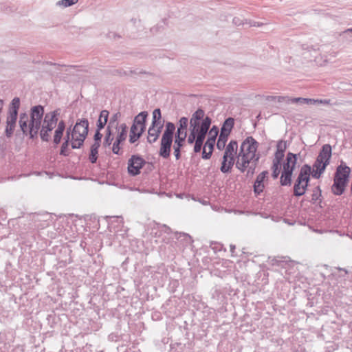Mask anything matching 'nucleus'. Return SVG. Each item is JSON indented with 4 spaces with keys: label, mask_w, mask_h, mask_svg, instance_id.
Here are the masks:
<instances>
[{
    "label": "nucleus",
    "mask_w": 352,
    "mask_h": 352,
    "mask_svg": "<svg viewBox=\"0 0 352 352\" xmlns=\"http://www.w3.org/2000/svg\"><path fill=\"white\" fill-rule=\"evenodd\" d=\"M44 107L38 104L30 109V116L27 113L19 114V127L25 135H29L30 139L37 138L39 134L43 142H49L50 133L55 128L58 122V113L54 110L44 116Z\"/></svg>",
    "instance_id": "obj_1"
},
{
    "label": "nucleus",
    "mask_w": 352,
    "mask_h": 352,
    "mask_svg": "<svg viewBox=\"0 0 352 352\" xmlns=\"http://www.w3.org/2000/svg\"><path fill=\"white\" fill-rule=\"evenodd\" d=\"M311 175V166L307 164L302 165L294 185L293 194L295 197H300L305 193L307 187L309 186Z\"/></svg>",
    "instance_id": "obj_2"
},
{
    "label": "nucleus",
    "mask_w": 352,
    "mask_h": 352,
    "mask_svg": "<svg viewBox=\"0 0 352 352\" xmlns=\"http://www.w3.org/2000/svg\"><path fill=\"white\" fill-rule=\"evenodd\" d=\"M74 133H76V139L75 142H72V148L73 149L80 148L88 135L89 122L86 118H82L77 120L76 124L73 127Z\"/></svg>",
    "instance_id": "obj_3"
},
{
    "label": "nucleus",
    "mask_w": 352,
    "mask_h": 352,
    "mask_svg": "<svg viewBox=\"0 0 352 352\" xmlns=\"http://www.w3.org/2000/svg\"><path fill=\"white\" fill-rule=\"evenodd\" d=\"M258 146V142L253 137L248 136L242 142L239 155H244L245 157H248V159L254 155L252 161L258 162L260 155L256 154Z\"/></svg>",
    "instance_id": "obj_4"
},
{
    "label": "nucleus",
    "mask_w": 352,
    "mask_h": 352,
    "mask_svg": "<svg viewBox=\"0 0 352 352\" xmlns=\"http://www.w3.org/2000/svg\"><path fill=\"white\" fill-rule=\"evenodd\" d=\"M234 120L230 117L225 120L221 129V133L217 143V147L219 150H223L228 140V136L234 126Z\"/></svg>",
    "instance_id": "obj_5"
},
{
    "label": "nucleus",
    "mask_w": 352,
    "mask_h": 352,
    "mask_svg": "<svg viewBox=\"0 0 352 352\" xmlns=\"http://www.w3.org/2000/svg\"><path fill=\"white\" fill-rule=\"evenodd\" d=\"M146 163V160L138 155H133L128 160V173L131 176L140 173V170Z\"/></svg>",
    "instance_id": "obj_6"
},
{
    "label": "nucleus",
    "mask_w": 352,
    "mask_h": 352,
    "mask_svg": "<svg viewBox=\"0 0 352 352\" xmlns=\"http://www.w3.org/2000/svg\"><path fill=\"white\" fill-rule=\"evenodd\" d=\"M188 124V118L182 117L178 123L177 128L175 134L174 142L185 144L187 138V128Z\"/></svg>",
    "instance_id": "obj_7"
},
{
    "label": "nucleus",
    "mask_w": 352,
    "mask_h": 352,
    "mask_svg": "<svg viewBox=\"0 0 352 352\" xmlns=\"http://www.w3.org/2000/svg\"><path fill=\"white\" fill-rule=\"evenodd\" d=\"M173 142V136L163 135L160 142V148L159 154L164 159L170 157V148Z\"/></svg>",
    "instance_id": "obj_8"
},
{
    "label": "nucleus",
    "mask_w": 352,
    "mask_h": 352,
    "mask_svg": "<svg viewBox=\"0 0 352 352\" xmlns=\"http://www.w3.org/2000/svg\"><path fill=\"white\" fill-rule=\"evenodd\" d=\"M211 123V118L208 116H206L205 119L201 122V126L199 127L198 130L195 131V138H197V141L204 143Z\"/></svg>",
    "instance_id": "obj_9"
},
{
    "label": "nucleus",
    "mask_w": 352,
    "mask_h": 352,
    "mask_svg": "<svg viewBox=\"0 0 352 352\" xmlns=\"http://www.w3.org/2000/svg\"><path fill=\"white\" fill-rule=\"evenodd\" d=\"M205 116V112L204 111L199 108L195 112H194L190 119L189 124H190V129L193 131H197L199 129V127L201 126V122Z\"/></svg>",
    "instance_id": "obj_10"
},
{
    "label": "nucleus",
    "mask_w": 352,
    "mask_h": 352,
    "mask_svg": "<svg viewBox=\"0 0 352 352\" xmlns=\"http://www.w3.org/2000/svg\"><path fill=\"white\" fill-rule=\"evenodd\" d=\"M268 174L269 173L267 170H263L257 175L253 186L254 192L256 195H258L263 192V190L265 188L264 182L265 179H267Z\"/></svg>",
    "instance_id": "obj_11"
},
{
    "label": "nucleus",
    "mask_w": 352,
    "mask_h": 352,
    "mask_svg": "<svg viewBox=\"0 0 352 352\" xmlns=\"http://www.w3.org/2000/svg\"><path fill=\"white\" fill-rule=\"evenodd\" d=\"M332 155V148L331 146L329 144H324L321 150L319 152L317 160H319L326 165H329L330 164L331 157Z\"/></svg>",
    "instance_id": "obj_12"
},
{
    "label": "nucleus",
    "mask_w": 352,
    "mask_h": 352,
    "mask_svg": "<svg viewBox=\"0 0 352 352\" xmlns=\"http://www.w3.org/2000/svg\"><path fill=\"white\" fill-rule=\"evenodd\" d=\"M348 183L344 182V179H342L337 175L333 178V184L331 186V190L333 195H341L344 193L346 186Z\"/></svg>",
    "instance_id": "obj_13"
},
{
    "label": "nucleus",
    "mask_w": 352,
    "mask_h": 352,
    "mask_svg": "<svg viewBox=\"0 0 352 352\" xmlns=\"http://www.w3.org/2000/svg\"><path fill=\"white\" fill-rule=\"evenodd\" d=\"M297 154H294L289 152L287 154L285 161L283 162V171L293 173L295 170V166L297 163Z\"/></svg>",
    "instance_id": "obj_14"
},
{
    "label": "nucleus",
    "mask_w": 352,
    "mask_h": 352,
    "mask_svg": "<svg viewBox=\"0 0 352 352\" xmlns=\"http://www.w3.org/2000/svg\"><path fill=\"white\" fill-rule=\"evenodd\" d=\"M17 116L15 115L8 114L6 119V135L7 138H10L15 129Z\"/></svg>",
    "instance_id": "obj_15"
},
{
    "label": "nucleus",
    "mask_w": 352,
    "mask_h": 352,
    "mask_svg": "<svg viewBox=\"0 0 352 352\" xmlns=\"http://www.w3.org/2000/svg\"><path fill=\"white\" fill-rule=\"evenodd\" d=\"M351 168L342 162L341 164L337 167L334 177L338 175V177L344 179V182L348 183Z\"/></svg>",
    "instance_id": "obj_16"
},
{
    "label": "nucleus",
    "mask_w": 352,
    "mask_h": 352,
    "mask_svg": "<svg viewBox=\"0 0 352 352\" xmlns=\"http://www.w3.org/2000/svg\"><path fill=\"white\" fill-rule=\"evenodd\" d=\"M327 165L319 160L316 159L311 170V176L315 179H319L324 172Z\"/></svg>",
    "instance_id": "obj_17"
},
{
    "label": "nucleus",
    "mask_w": 352,
    "mask_h": 352,
    "mask_svg": "<svg viewBox=\"0 0 352 352\" xmlns=\"http://www.w3.org/2000/svg\"><path fill=\"white\" fill-rule=\"evenodd\" d=\"M208 133V137L205 142V147L208 146L209 148L214 149L215 141L219 133V128L217 126H213Z\"/></svg>",
    "instance_id": "obj_18"
},
{
    "label": "nucleus",
    "mask_w": 352,
    "mask_h": 352,
    "mask_svg": "<svg viewBox=\"0 0 352 352\" xmlns=\"http://www.w3.org/2000/svg\"><path fill=\"white\" fill-rule=\"evenodd\" d=\"M162 129L161 128H159L157 126H150L148 130L147 142L149 144H153L155 142L158 140L162 133Z\"/></svg>",
    "instance_id": "obj_19"
},
{
    "label": "nucleus",
    "mask_w": 352,
    "mask_h": 352,
    "mask_svg": "<svg viewBox=\"0 0 352 352\" xmlns=\"http://www.w3.org/2000/svg\"><path fill=\"white\" fill-rule=\"evenodd\" d=\"M286 148H287L286 142H285L283 140L278 141L276 144V151L275 152L274 158L273 160L281 162L284 157L285 151Z\"/></svg>",
    "instance_id": "obj_20"
},
{
    "label": "nucleus",
    "mask_w": 352,
    "mask_h": 352,
    "mask_svg": "<svg viewBox=\"0 0 352 352\" xmlns=\"http://www.w3.org/2000/svg\"><path fill=\"white\" fill-rule=\"evenodd\" d=\"M253 157L254 155L251 158L248 159V157H245L244 155H238V161L236 163V167L241 173H244L247 168L249 166V164H250L251 162L252 161Z\"/></svg>",
    "instance_id": "obj_21"
},
{
    "label": "nucleus",
    "mask_w": 352,
    "mask_h": 352,
    "mask_svg": "<svg viewBox=\"0 0 352 352\" xmlns=\"http://www.w3.org/2000/svg\"><path fill=\"white\" fill-rule=\"evenodd\" d=\"M300 103V104H329V100H315L305 98H293L291 99V103Z\"/></svg>",
    "instance_id": "obj_22"
},
{
    "label": "nucleus",
    "mask_w": 352,
    "mask_h": 352,
    "mask_svg": "<svg viewBox=\"0 0 352 352\" xmlns=\"http://www.w3.org/2000/svg\"><path fill=\"white\" fill-rule=\"evenodd\" d=\"M238 148V144L236 140H231L226 147V151L223 153V156L230 159H234V154L236 153Z\"/></svg>",
    "instance_id": "obj_23"
},
{
    "label": "nucleus",
    "mask_w": 352,
    "mask_h": 352,
    "mask_svg": "<svg viewBox=\"0 0 352 352\" xmlns=\"http://www.w3.org/2000/svg\"><path fill=\"white\" fill-rule=\"evenodd\" d=\"M148 112L142 111L134 118L133 123L140 126V130H142V129L143 132H144L146 129V122Z\"/></svg>",
    "instance_id": "obj_24"
},
{
    "label": "nucleus",
    "mask_w": 352,
    "mask_h": 352,
    "mask_svg": "<svg viewBox=\"0 0 352 352\" xmlns=\"http://www.w3.org/2000/svg\"><path fill=\"white\" fill-rule=\"evenodd\" d=\"M164 122V120H162V114L160 109H155L153 111V120L151 126H157L159 128L163 129Z\"/></svg>",
    "instance_id": "obj_25"
},
{
    "label": "nucleus",
    "mask_w": 352,
    "mask_h": 352,
    "mask_svg": "<svg viewBox=\"0 0 352 352\" xmlns=\"http://www.w3.org/2000/svg\"><path fill=\"white\" fill-rule=\"evenodd\" d=\"M234 164V159H229L223 156V161L220 168L221 171L223 173H228L231 172L232 168Z\"/></svg>",
    "instance_id": "obj_26"
},
{
    "label": "nucleus",
    "mask_w": 352,
    "mask_h": 352,
    "mask_svg": "<svg viewBox=\"0 0 352 352\" xmlns=\"http://www.w3.org/2000/svg\"><path fill=\"white\" fill-rule=\"evenodd\" d=\"M109 115V112L107 110L101 111L96 123V126L98 128V130H102L104 128L108 121Z\"/></svg>",
    "instance_id": "obj_27"
},
{
    "label": "nucleus",
    "mask_w": 352,
    "mask_h": 352,
    "mask_svg": "<svg viewBox=\"0 0 352 352\" xmlns=\"http://www.w3.org/2000/svg\"><path fill=\"white\" fill-rule=\"evenodd\" d=\"M293 173L282 171L280 184L283 186H291Z\"/></svg>",
    "instance_id": "obj_28"
},
{
    "label": "nucleus",
    "mask_w": 352,
    "mask_h": 352,
    "mask_svg": "<svg viewBox=\"0 0 352 352\" xmlns=\"http://www.w3.org/2000/svg\"><path fill=\"white\" fill-rule=\"evenodd\" d=\"M19 107L20 99L18 97H15L10 102L8 113L18 116Z\"/></svg>",
    "instance_id": "obj_29"
},
{
    "label": "nucleus",
    "mask_w": 352,
    "mask_h": 352,
    "mask_svg": "<svg viewBox=\"0 0 352 352\" xmlns=\"http://www.w3.org/2000/svg\"><path fill=\"white\" fill-rule=\"evenodd\" d=\"M119 129L120 131L118 132L116 140L120 142H124L127 137V126L125 123H122L120 125Z\"/></svg>",
    "instance_id": "obj_30"
},
{
    "label": "nucleus",
    "mask_w": 352,
    "mask_h": 352,
    "mask_svg": "<svg viewBox=\"0 0 352 352\" xmlns=\"http://www.w3.org/2000/svg\"><path fill=\"white\" fill-rule=\"evenodd\" d=\"M311 201L314 204H316L318 201L319 203H321V201H322V190L319 186L315 187L313 189Z\"/></svg>",
    "instance_id": "obj_31"
},
{
    "label": "nucleus",
    "mask_w": 352,
    "mask_h": 352,
    "mask_svg": "<svg viewBox=\"0 0 352 352\" xmlns=\"http://www.w3.org/2000/svg\"><path fill=\"white\" fill-rule=\"evenodd\" d=\"M113 140V133L111 131V128L109 125L107 126L106 129V133L103 141V146L109 147L112 144V141Z\"/></svg>",
    "instance_id": "obj_32"
},
{
    "label": "nucleus",
    "mask_w": 352,
    "mask_h": 352,
    "mask_svg": "<svg viewBox=\"0 0 352 352\" xmlns=\"http://www.w3.org/2000/svg\"><path fill=\"white\" fill-rule=\"evenodd\" d=\"M165 127L166 128L163 133V135L173 136L176 130L175 124L170 122H167L166 123Z\"/></svg>",
    "instance_id": "obj_33"
},
{
    "label": "nucleus",
    "mask_w": 352,
    "mask_h": 352,
    "mask_svg": "<svg viewBox=\"0 0 352 352\" xmlns=\"http://www.w3.org/2000/svg\"><path fill=\"white\" fill-rule=\"evenodd\" d=\"M280 165H281L280 162H277V161L273 160L272 166V176L274 179L278 178V175L280 174Z\"/></svg>",
    "instance_id": "obj_34"
},
{
    "label": "nucleus",
    "mask_w": 352,
    "mask_h": 352,
    "mask_svg": "<svg viewBox=\"0 0 352 352\" xmlns=\"http://www.w3.org/2000/svg\"><path fill=\"white\" fill-rule=\"evenodd\" d=\"M76 137H77V135H76V133H74V129L73 128L72 129V126H71L67 129L66 135H65V137L64 138V140L65 141L67 140L68 142H71V143H72L73 142H75Z\"/></svg>",
    "instance_id": "obj_35"
},
{
    "label": "nucleus",
    "mask_w": 352,
    "mask_h": 352,
    "mask_svg": "<svg viewBox=\"0 0 352 352\" xmlns=\"http://www.w3.org/2000/svg\"><path fill=\"white\" fill-rule=\"evenodd\" d=\"M185 144H181L178 142H173V150H174V155L176 160H179L181 158V152L182 148L184 146Z\"/></svg>",
    "instance_id": "obj_36"
},
{
    "label": "nucleus",
    "mask_w": 352,
    "mask_h": 352,
    "mask_svg": "<svg viewBox=\"0 0 352 352\" xmlns=\"http://www.w3.org/2000/svg\"><path fill=\"white\" fill-rule=\"evenodd\" d=\"M257 164H258V162H256V161L251 162L250 164H249V166L247 168V173H246L247 177H251L253 176V175L255 173V169H256Z\"/></svg>",
    "instance_id": "obj_37"
},
{
    "label": "nucleus",
    "mask_w": 352,
    "mask_h": 352,
    "mask_svg": "<svg viewBox=\"0 0 352 352\" xmlns=\"http://www.w3.org/2000/svg\"><path fill=\"white\" fill-rule=\"evenodd\" d=\"M64 131L59 129H56L54 131L53 142L55 145L58 144L60 142Z\"/></svg>",
    "instance_id": "obj_38"
},
{
    "label": "nucleus",
    "mask_w": 352,
    "mask_h": 352,
    "mask_svg": "<svg viewBox=\"0 0 352 352\" xmlns=\"http://www.w3.org/2000/svg\"><path fill=\"white\" fill-rule=\"evenodd\" d=\"M285 262L281 257H269L267 263L272 266H280L281 263Z\"/></svg>",
    "instance_id": "obj_39"
},
{
    "label": "nucleus",
    "mask_w": 352,
    "mask_h": 352,
    "mask_svg": "<svg viewBox=\"0 0 352 352\" xmlns=\"http://www.w3.org/2000/svg\"><path fill=\"white\" fill-rule=\"evenodd\" d=\"M69 142H68L67 140V141L64 140L63 143L61 145L60 150V155L66 157L69 155V149H68Z\"/></svg>",
    "instance_id": "obj_40"
},
{
    "label": "nucleus",
    "mask_w": 352,
    "mask_h": 352,
    "mask_svg": "<svg viewBox=\"0 0 352 352\" xmlns=\"http://www.w3.org/2000/svg\"><path fill=\"white\" fill-rule=\"evenodd\" d=\"M143 131L139 130L138 133H129V142L131 144L135 143L142 135Z\"/></svg>",
    "instance_id": "obj_41"
},
{
    "label": "nucleus",
    "mask_w": 352,
    "mask_h": 352,
    "mask_svg": "<svg viewBox=\"0 0 352 352\" xmlns=\"http://www.w3.org/2000/svg\"><path fill=\"white\" fill-rule=\"evenodd\" d=\"M98 151L90 149V154L89 156V160L91 163L94 164L96 162L97 159H98Z\"/></svg>",
    "instance_id": "obj_42"
},
{
    "label": "nucleus",
    "mask_w": 352,
    "mask_h": 352,
    "mask_svg": "<svg viewBox=\"0 0 352 352\" xmlns=\"http://www.w3.org/2000/svg\"><path fill=\"white\" fill-rule=\"evenodd\" d=\"M78 1V0H62L58 1V4L66 8L76 4Z\"/></svg>",
    "instance_id": "obj_43"
},
{
    "label": "nucleus",
    "mask_w": 352,
    "mask_h": 352,
    "mask_svg": "<svg viewBox=\"0 0 352 352\" xmlns=\"http://www.w3.org/2000/svg\"><path fill=\"white\" fill-rule=\"evenodd\" d=\"M187 138V142L189 144H192L196 141L195 131L190 129V133Z\"/></svg>",
    "instance_id": "obj_44"
},
{
    "label": "nucleus",
    "mask_w": 352,
    "mask_h": 352,
    "mask_svg": "<svg viewBox=\"0 0 352 352\" xmlns=\"http://www.w3.org/2000/svg\"><path fill=\"white\" fill-rule=\"evenodd\" d=\"M210 247L214 250V252H217L221 250L223 245L217 242H211Z\"/></svg>",
    "instance_id": "obj_45"
},
{
    "label": "nucleus",
    "mask_w": 352,
    "mask_h": 352,
    "mask_svg": "<svg viewBox=\"0 0 352 352\" xmlns=\"http://www.w3.org/2000/svg\"><path fill=\"white\" fill-rule=\"evenodd\" d=\"M209 150H210L209 152L207 153L206 151L205 145L204 146L203 152H202V158L204 160H208L211 157L214 149L209 148Z\"/></svg>",
    "instance_id": "obj_46"
},
{
    "label": "nucleus",
    "mask_w": 352,
    "mask_h": 352,
    "mask_svg": "<svg viewBox=\"0 0 352 352\" xmlns=\"http://www.w3.org/2000/svg\"><path fill=\"white\" fill-rule=\"evenodd\" d=\"M120 144H121V142H118L116 140L113 144L112 151L114 154L120 155Z\"/></svg>",
    "instance_id": "obj_47"
},
{
    "label": "nucleus",
    "mask_w": 352,
    "mask_h": 352,
    "mask_svg": "<svg viewBox=\"0 0 352 352\" xmlns=\"http://www.w3.org/2000/svg\"><path fill=\"white\" fill-rule=\"evenodd\" d=\"M121 116V114L120 112H117L114 113L111 118H110V121L108 125H109L111 127L113 124L114 122H117L118 118Z\"/></svg>",
    "instance_id": "obj_48"
},
{
    "label": "nucleus",
    "mask_w": 352,
    "mask_h": 352,
    "mask_svg": "<svg viewBox=\"0 0 352 352\" xmlns=\"http://www.w3.org/2000/svg\"><path fill=\"white\" fill-rule=\"evenodd\" d=\"M194 144H194V152L195 153L200 152L204 143L196 140Z\"/></svg>",
    "instance_id": "obj_49"
},
{
    "label": "nucleus",
    "mask_w": 352,
    "mask_h": 352,
    "mask_svg": "<svg viewBox=\"0 0 352 352\" xmlns=\"http://www.w3.org/2000/svg\"><path fill=\"white\" fill-rule=\"evenodd\" d=\"M101 130H98V128H97L96 133L94 136V140L95 142H101V139L102 138V135L100 133Z\"/></svg>",
    "instance_id": "obj_50"
},
{
    "label": "nucleus",
    "mask_w": 352,
    "mask_h": 352,
    "mask_svg": "<svg viewBox=\"0 0 352 352\" xmlns=\"http://www.w3.org/2000/svg\"><path fill=\"white\" fill-rule=\"evenodd\" d=\"M291 99H292L291 98H289L287 96H277L276 97V100L278 102H286L287 103H289V102H291Z\"/></svg>",
    "instance_id": "obj_51"
},
{
    "label": "nucleus",
    "mask_w": 352,
    "mask_h": 352,
    "mask_svg": "<svg viewBox=\"0 0 352 352\" xmlns=\"http://www.w3.org/2000/svg\"><path fill=\"white\" fill-rule=\"evenodd\" d=\"M140 130V126L133 123L132 126H131L130 132L131 133H138V131Z\"/></svg>",
    "instance_id": "obj_52"
},
{
    "label": "nucleus",
    "mask_w": 352,
    "mask_h": 352,
    "mask_svg": "<svg viewBox=\"0 0 352 352\" xmlns=\"http://www.w3.org/2000/svg\"><path fill=\"white\" fill-rule=\"evenodd\" d=\"M160 228H162V230L165 232V233H167V234H169L170 232H171V229L170 227H168V226L165 225V224H158Z\"/></svg>",
    "instance_id": "obj_53"
},
{
    "label": "nucleus",
    "mask_w": 352,
    "mask_h": 352,
    "mask_svg": "<svg viewBox=\"0 0 352 352\" xmlns=\"http://www.w3.org/2000/svg\"><path fill=\"white\" fill-rule=\"evenodd\" d=\"M232 21L236 25H240L241 24H244V23L242 21V20L239 17H234Z\"/></svg>",
    "instance_id": "obj_54"
},
{
    "label": "nucleus",
    "mask_w": 352,
    "mask_h": 352,
    "mask_svg": "<svg viewBox=\"0 0 352 352\" xmlns=\"http://www.w3.org/2000/svg\"><path fill=\"white\" fill-rule=\"evenodd\" d=\"M56 129H59L60 130H62V131H65V123L63 120H60L58 123V126H57V128Z\"/></svg>",
    "instance_id": "obj_55"
},
{
    "label": "nucleus",
    "mask_w": 352,
    "mask_h": 352,
    "mask_svg": "<svg viewBox=\"0 0 352 352\" xmlns=\"http://www.w3.org/2000/svg\"><path fill=\"white\" fill-rule=\"evenodd\" d=\"M100 142L94 141V143L91 146L90 149L98 151V148H100Z\"/></svg>",
    "instance_id": "obj_56"
},
{
    "label": "nucleus",
    "mask_w": 352,
    "mask_h": 352,
    "mask_svg": "<svg viewBox=\"0 0 352 352\" xmlns=\"http://www.w3.org/2000/svg\"><path fill=\"white\" fill-rule=\"evenodd\" d=\"M3 105H4L3 100L0 99V113H1V111L3 110Z\"/></svg>",
    "instance_id": "obj_57"
},
{
    "label": "nucleus",
    "mask_w": 352,
    "mask_h": 352,
    "mask_svg": "<svg viewBox=\"0 0 352 352\" xmlns=\"http://www.w3.org/2000/svg\"><path fill=\"white\" fill-rule=\"evenodd\" d=\"M116 36H117V35L114 32H109L108 34V37H109V38H112V37L115 38Z\"/></svg>",
    "instance_id": "obj_58"
},
{
    "label": "nucleus",
    "mask_w": 352,
    "mask_h": 352,
    "mask_svg": "<svg viewBox=\"0 0 352 352\" xmlns=\"http://www.w3.org/2000/svg\"><path fill=\"white\" fill-rule=\"evenodd\" d=\"M276 97L277 96H267V100H276Z\"/></svg>",
    "instance_id": "obj_59"
},
{
    "label": "nucleus",
    "mask_w": 352,
    "mask_h": 352,
    "mask_svg": "<svg viewBox=\"0 0 352 352\" xmlns=\"http://www.w3.org/2000/svg\"><path fill=\"white\" fill-rule=\"evenodd\" d=\"M230 252L233 254L235 250V245H230Z\"/></svg>",
    "instance_id": "obj_60"
},
{
    "label": "nucleus",
    "mask_w": 352,
    "mask_h": 352,
    "mask_svg": "<svg viewBox=\"0 0 352 352\" xmlns=\"http://www.w3.org/2000/svg\"><path fill=\"white\" fill-rule=\"evenodd\" d=\"M340 271H343L344 272V274H347V271L345 269L338 267V268Z\"/></svg>",
    "instance_id": "obj_61"
},
{
    "label": "nucleus",
    "mask_w": 352,
    "mask_h": 352,
    "mask_svg": "<svg viewBox=\"0 0 352 352\" xmlns=\"http://www.w3.org/2000/svg\"><path fill=\"white\" fill-rule=\"evenodd\" d=\"M47 64L50 65H58V64L52 63V62H47Z\"/></svg>",
    "instance_id": "obj_62"
},
{
    "label": "nucleus",
    "mask_w": 352,
    "mask_h": 352,
    "mask_svg": "<svg viewBox=\"0 0 352 352\" xmlns=\"http://www.w3.org/2000/svg\"><path fill=\"white\" fill-rule=\"evenodd\" d=\"M352 32V28H349L347 29L345 32Z\"/></svg>",
    "instance_id": "obj_63"
},
{
    "label": "nucleus",
    "mask_w": 352,
    "mask_h": 352,
    "mask_svg": "<svg viewBox=\"0 0 352 352\" xmlns=\"http://www.w3.org/2000/svg\"><path fill=\"white\" fill-rule=\"evenodd\" d=\"M130 73H131V74H138V73H137V72H135V71H132V70H131V71H130Z\"/></svg>",
    "instance_id": "obj_64"
}]
</instances>
